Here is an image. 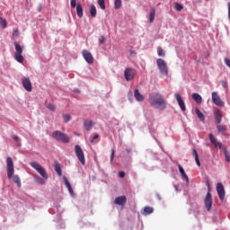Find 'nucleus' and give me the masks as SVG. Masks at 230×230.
<instances>
[{"instance_id": "6", "label": "nucleus", "mask_w": 230, "mask_h": 230, "mask_svg": "<svg viewBox=\"0 0 230 230\" xmlns=\"http://www.w3.org/2000/svg\"><path fill=\"white\" fill-rule=\"evenodd\" d=\"M156 65L159 69L160 75L164 76H168V65H166V61L163 58L156 59Z\"/></svg>"}, {"instance_id": "51", "label": "nucleus", "mask_w": 230, "mask_h": 230, "mask_svg": "<svg viewBox=\"0 0 230 230\" xmlns=\"http://www.w3.org/2000/svg\"><path fill=\"white\" fill-rule=\"evenodd\" d=\"M228 19H230V3H228Z\"/></svg>"}, {"instance_id": "52", "label": "nucleus", "mask_w": 230, "mask_h": 230, "mask_svg": "<svg viewBox=\"0 0 230 230\" xmlns=\"http://www.w3.org/2000/svg\"><path fill=\"white\" fill-rule=\"evenodd\" d=\"M36 182H38V184H44V181L43 180L36 181Z\"/></svg>"}, {"instance_id": "30", "label": "nucleus", "mask_w": 230, "mask_h": 230, "mask_svg": "<svg viewBox=\"0 0 230 230\" xmlns=\"http://www.w3.org/2000/svg\"><path fill=\"white\" fill-rule=\"evenodd\" d=\"M223 153L226 163H230V155L229 151H227V147H223Z\"/></svg>"}, {"instance_id": "2", "label": "nucleus", "mask_w": 230, "mask_h": 230, "mask_svg": "<svg viewBox=\"0 0 230 230\" xmlns=\"http://www.w3.org/2000/svg\"><path fill=\"white\" fill-rule=\"evenodd\" d=\"M6 166H7V179L13 178V182L17 184L18 188H21V178L18 175H13L15 173V169L13 167V160L12 157L8 156L6 158Z\"/></svg>"}, {"instance_id": "42", "label": "nucleus", "mask_w": 230, "mask_h": 230, "mask_svg": "<svg viewBox=\"0 0 230 230\" xmlns=\"http://www.w3.org/2000/svg\"><path fill=\"white\" fill-rule=\"evenodd\" d=\"M77 5L78 4H76V0H70V6L72 8H76Z\"/></svg>"}, {"instance_id": "58", "label": "nucleus", "mask_w": 230, "mask_h": 230, "mask_svg": "<svg viewBox=\"0 0 230 230\" xmlns=\"http://www.w3.org/2000/svg\"><path fill=\"white\" fill-rule=\"evenodd\" d=\"M175 190H177V187H175Z\"/></svg>"}, {"instance_id": "16", "label": "nucleus", "mask_w": 230, "mask_h": 230, "mask_svg": "<svg viewBox=\"0 0 230 230\" xmlns=\"http://www.w3.org/2000/svg\"><path fill=\"white\" fill-rule=\"evenodd\" d=\"M179 172L181 175V179L187 182V184L190 182V178L188 177V174H186V172L184 171V168L182 165L178 164Z\"/></svg>"}, {"instance_id": "28", "label": "nucleus", "mask_w": 230, "mask_h": 230, "mask_svg": "<svg viewBox=\"0 0 230 230\" xmlns=\"http://www.w3.org/2000/svg\"><path fill=\"white\" fill-rule=\"evenodd\" d=\"M192 155L194 156L197 166H200V160L199 159V153H197V149H192Z\"/></svg>"}, {"instance_id": "44", "label": "nucleus", "mask_w": 230, "mask_h": 230, "mask_svg": "<svg viewBox=\"0 0 230 230\" xmlns=\"http://www.w3.org/2000/svg\"><path fill=\"white\" fill-rule=\"evenodd\" d=\"M222 87L227 89V81H221Z\"/></svg>"}, {"instance_id": "9", "label": "nucleus", "mask_w": 230, "mask_h": 230, "mask_svg": "<svg viewBox=\"0 0 230 230\" xmlns=\"http://www.w3.org/2000/svg\"><path fill=\"white\" fill-rule=\"evenodd\" d=\"M204 205L208 211H211V208L213 207V197L209 191L207 192V195L204 199Z\"/></svg>"}, {"instance_id": "26", "label": "nucleus", "mask_w": 230, "mask_h": 230, "mask_svg": "<svg viewBox=\"0 0 230 230\" xmlns=\"http://www.w3.org/2000/svg\"><path fill=\"white\" fill-rule=\"evenodd\" d=\"M89 12H90L91 17H93V18L96 17V15H97V11H96V6H95L94 4H92L90 5V10H89Z\"/></svg>"}, {"instance_id": "38", "label": "nucleus", "mask_w": 230, "mask_h": 230, "mask_svg": "<svg viewBox=\"0 0 230 230\" xmlns=\"http://www.w3.org/2000/svg\"><path fill=\"white\" fill-rule=\"evenodd\" d=\"M56 209H57V213H58V217H60L62 213H64V209H62V208H60V205H57Z\"/></svg>"}, {"instance_id": "41", "label": "nucleus", "mask_w": 230, "mask_h": 230, "mask_svg": "<svg viewBox=\"0 0 230 230\" xmlns=\"http://www.w3.org/2000/svg\"><path fill=\"white\" fill-rule=\"evenodd\" d=\"M47 108L49 109V111H51V112H55V105L49 103L47 105Z\"/></svg>"}, {"instance_id": "13", "label": "nucleus", "mask_w": 230, "mask_h": 230, "mask_svg": "<svg viewBox=\"0 0 230 230\" xmlns=\"http://www.w3.org/2000/svg\"><path fill=\"white\" fill-rule=\"evenodd\" d=\"M217 191L220 200H224V199H226V190L224 189V184L218 182L217 184Z\"/></svg>"}, {"instance_id": "14", "label": "nucleus", "mask_w": 230, "mask_h": 230, "mask_svg": "<svg viewBox=\"0 0 230 230\" xmlns=\"http://www.w3.org/2000/svg\"><path fill=\"white\" fill-rule=\"evenodd\" d=\"M174 98H175L180 109H181L182 112H185L186 104L184 103V101L182 100V97H181V94L175 93Z\"/></svg>"}, {"instance_id": "27", "label": "nucleus", "mask_w": 230, "mask_h": 230, "mask_svg": "<svg viewBox=\"0 0 230 230\" xmlns=\"http://www.w3.org/2000/svg\"><path fill=\"white\" fill-rule=\"evenodd\" d=\"M192 155L194 156L197 166H200V160L199 159V153H197V149H192Z\"/></svg>"}, {"instance_id": "5", "label": "nucleus", "mask_w": 230, "mask_h": 230, "mask_svg": "<svg viewBox=\"0 0 230 230\" xmlns=\"http://www.w3.org/2000/svg\"><path fill=\"white\" fill-rule=\"evenodd\" d=\"M52 137L56 139V141H60L61 143H69V137L60 130L54 131L52 133Z\"/></svg>"}, {"instance_id": "32", "label": "nucleus", "mask_w": 230, "mask_h": 230, "mask_svg": "<svg viewBox=\"0 0 230 230\" xmlns=\"http://www.w3.org/2000/svg\"><path fill=\"white\" fill-rule=\"evenodd\" d=\"M6 19L0 17V28H3L4 30L7 26Z\"/></svg>"}, {"instance_id": "56", "label": "nucleus", "mask_w": 230, "mask_h": 230, "mask_svg": "<svg viewBox=\"0 0 230 230\" xmlns=\"http://www.w3.org/2000/svg\"><path fill=\"white\" fill-rule=\"evenodd\" d=\"M153 137H154V139H155V141H157V138H155V137L153 136Z\"/></svg>"}, {"instance_id": "1", "label": "nucleus", "mask_w": 230, "mask_h": 230, "mask_svg": "<svg viewBox=\"0 0 230 230\" xmlns=\"http://www.w3.org/2000/svg\"><path fill=\"white\" fill-rule=\"evenodd\" d=\"M149 103L154 109H158L159 111H164L166 109V101L164 97L159 93H151L149 96Z\"/></svg>"}, {"instance_id": "29", "label": "nucleus", "mask_w": 230, "mask_h": 230, "mask_svg": "<svg viewBox=\"0 0 230 230\" xmlns=\"http://www.w3.org/2000/svg\"><path fill=\"white\" fill-rule=\"evenodd\" d=\"M152 213H154V208L152 207H145L144 210L142 212V215H152Z\"/></svg>"}, {"instance_id": "55", "label": "nucleus", "mask_w": 230, "mask_h": 230, "mask_svg": "<svg viewBox=\"0 0 230 230\" xmlns=\"http://www.w3.org/2000/svg\"><path fill=\"white\" fill-rule=\"evenodd\" d=\"M49 212L51 215H53V212H52V209H51V208L49 209Z\"/></svg>"}, {"instance_id": "22", "label": "nucleus", "mask_w": 230, "mask_h": 230, "mask_svg": "<svg viewBox=\"0 0 230 230\" xmlns=\"http://www.w3.org/2000/svg\"><path fill=\"white\" fill-rule=\"evenodd\" d=\"M75 8H76L77 17H79V19H82V17H84V9L82 8V4H77Z\"/></svg>"}, {"instance_id": "35", "label": "nucleus", "mask_w": 230, "mask_h": 230, "mask_svg": "<svg viewBox=\"0 0 230 230\" xmlns=\"http://www.w3.org/2000/svg\"><path fill=\"white\" fill-rule=\"evenodd\" d=\"M217 132H226V130H227V126L218 125L217 126Z\"/></svg>"}, {"instance_id": "25", "label": "nucleus", "mask_w": 230, "mask_h": 230, "mask_svg": "<svg viewBox=\"0 0 230 230\" xmlns=\"http://www.w3.org/2000/svg\"><path fill=\"white\" fill-rule=\"evenodd\" d=\"M192 100H194L196 103H202V96L197 93H192Z\"/></svg>"}, {"instance_id": "43", "label": "nucleus", "mask_w": 230, "mask_h": 230, "mask_svg": "<svg viewBox=\"0 0 230 230\" xmlns=\"http://www.w3.org/2000/svg\"><path fill=\"white\" fill-rule=\"evenodd\" d=\"M96 139H100V135L95 134V135L93 137V138H92V140H91V143H94V141H96Z\"/></svg>"}, {"instance_id": "12", "label": "nucleus", "mask_w": 230, "mask_h": 230, "mask_svg": "<svg viewBox=\"0 0 230 230\" xmlns=\"http://www.w3.org/2000/svg\"><path fill=\"white\" fill-rule=\"evenodd\" d=\"M83 58H84L85 62L87 64H93L94 63V58H93V54L87 49H84L82 51Z\"/></svg>"}, {"instance_id": "45", "label": "nucleus", "mask_w": 230, "mask_h": 230, "mask_svg": "<svg viewBox=\"0 0 230 230\" xmlns=\"http://www.w3.org/2000/svg\"><path fill=\"white\" fill-rule=\"evenodd\" d=\"M114 154H115L114 149H111V163H112V162L114 161Z\"/></svg>"}, {"instance_id": "4", "label": "nucleus", "mask_w": 230, "mask_h": 230, "mask_svg": "<svg viewBox=\"0 0 230 230\" xmlns=\"http://www.w3.org/2000/svg\"><path fill=\"white\" fill-rule=\"evenodd\" d=\"M13 44L15 48L13 58L19 64H22V62H24V57L22 56V47L19 45L17 41H14Z\"/></svg>"}, {"instance_id": "57", "label": "nucleus", "mask_w": 230, "mask_h": 230, "mask_svg": "<svg viewBox=\"0 0 230 230\" xmlns=\"http://www.w3.org/2000/svg\"><path fill=\"white\" fill-rule=\"evenodd\" d=\"M54 222H58V220H57V219H54Z\"/></svg>"}, {"instance_id": "53", "label": "nucleus", "mask_w": 230, "mask_h": 230, "mask_svg": "<svg viewBox=\"0 0 230 230\" xmlns=\"http://www.w3.org/2000/svg\"><path fill=\"white\" fill-rule=\"evenodd\" d=\"M74 93H80V89L75 88Z\"/></svg>"}, {"instance_id": "8", "label": "nucleus", "mask_w": 230, "mask_h": 230, "mask_svg": "<svg viewBox=\"0 0 230 230\" xmlns=\"http://www.w3.org/2000/svg\"><path fill=\"white\" fill-rule=\"evenodd\" d=\"M124 76L127 82L134 80L136 76V69L130 67L126 68L124 71Z\"/></svg>"}, {"instance_id": "34", "label": "nucleus", "mask_w": 230, "mask_h": 230, "mask_svg": "<svg viewBox=\"0 0 230 230\" xmlns=\"http://www.w3.org/2000/svg\"><path fill=\"white\" fill-rule=\"evenodd\" d=\"M97 4H99L101 10H105V0H97Z\"/></svg>"}, {"instance_id": "46", "label": "nucleus", "mask_w": 230, "mask_h": 230, "mask_svg": "<svg viewBox=\"0 0 230 230\" xmlns=\"http://www.w3.org/2000/svg\"><path fill=\"white\" fill-rule=\"evenodd\" d=\"M58 229H66V223H60L58 226Z\"/></svg>"}, {"instance_id": "33", "label": "nucleus", "mask_w": 230, "mask_h": 230, "mask_svg": "<svg viewBox=\"0 0 230 230\" xmlns=\"http://www.w3.org/2000/svg\"><path fill=\"white\" fill-rule=\"evenodd\" d=\"M174 8H175L176 12H181L184 9V5H182L180 3H174Z\"/></svg>"}, {"instance_id": "36", "label": "nucleus", "mask_w": 230, "mask_h": 230, "mask_svg": "<svg viewBox=\"0 0 230 230\" xmlns=\"http://www.w3.org/2000/svg\"><path fill=\"white\" fill-rule=\"evenodd\" d=\"M157 55H158V57H165L166 53L164 52V50L161 47H159L157 49Z\"/></svg>"}, {"instance_id": "31", "label": "nucleus", "mask_w": 230, "mask_h": 230, "mask_svg": "<svg viewBox=\"0 0 230 230\" xmlns=\"http://www.w3.org/2000/svg\"><path fill=\"white\" fill-rule=\"evenodd\" d=\"M155 20V9L153 8L149 13V22H154Z\"/></svg>"}, {"instance_id": "18", "label": "nucleus", "mask_w": 230, "mask_h": 230, "mask_svg": "<svg viewBox=\"0 0 230 230\" xmlns=\"http://www.w3.org/2000/svg\"><path fill=\"white\" fill-rule=\"evenodd\" d=\"M214 118H215V123L217 125H220V123H222V111H220V110H217L214 112Z\"/></svg>"}, {"instance_id": "49", "label": "nucleus", "mask_w": 230, "mask_h": 230, "mask_svg": "<svg viewBox=\"0 0 230 230\" xmlns=\"http://www.w3.org/2000/svg\"><path fill=\"white\" fill-rule=\"evenodd\" d=\"M13 37H19V31L18 30H14L13 31Z\"/></svg>"}, {"instance_id": "15", "label": "nucleus", "mask_w": 230, "mask_h": 230, "mask_svg": "<svg viewBox=\"0 0 230 230\" xmlns=\"http://www.w3.org/2000/svg\"><path fill=\"white\" fill-rule=\"evenodd\" d=\"M209 137V141L212 145H214V146L216 148H222V142H218L217 141V138L215 137V136H213V134H209L208 135Z\"/></svg>"}, {"instance_id": "17", "label": "nucleus", "mask_w": 230, "mask_h": 230, "mask_svg": "<svg viewBox=\"0 0 230 230\" xmlns=\"http://www.w3.org/2000/svg\"><path fill=\"white\" fill-rule=\"evenodd\" d=\"M63 181H64L65 186H66L71 197H75V191L73 190V187H71V183L69 182V180H67V177L63 176Z\"/></svg>"}, {"instance_id": "21", "label": "nucleus", "mask_w": 230, "mask_h": 230, "mask_svg": "<svg viewBox=\"0 0 230 230\" xmlns=\"http://www.w3.org/2000/svg\"><path fill=\"white\" fill-rule=\"evenodd\" d=\"M95 123L93 122V120H85L84 122V127L85 128V130H93V128L94 127Z\"/></svg>"}, {"instance_id": "11", "label": "nucleus", "mask_w": 230, "mask_h": 230, "mask_svg": "<svg viewBox=\"0 0 230 230\" xmlns=\"http://www.w3.org/2000/svg\"><path fill=\"white\" fill-rule=\"evenodd\" d=\"M22 85L23 89L27 91V93H31L33 91V86L31 85V81L28 77H23L22 79Z\"/></svg>"}, {"instance_id": "37", "label": "nucleus", "mask_w": 230, "mask_h": 230, "mask_svg": "<svg viewBox=\"0 0 230 230\" xmlns=\"http://www.w3.org/2000/svg\"><path fill=\"white\" fill-rule=\"evenodd\" d=\"M64 123H69L71 121V115L64 114L63 115Z\"/></svg>"}, {"instance_id": "48", "label": "nucleus", "mask_w": 230, "mask_h": 230, "mask_svg": "<svg viewBox=\"0 0 230 230\" xmlns=\"http://www.w3.org/2000/svg\"><path fill=\"white\" fill-rule=\"evenodd\" d=\"M103 42H105V36H102V37L99 39V43H100V44H103Z\"/></svg>"}, {"instance_id": "3", "label": "nucleus", "mask_w": 230, "mask_h": 230, "mask_svg": "<svg viewBox=\"0 0 230 230\" xmlns=\"http://www.w3.org/2000/svg\"><path fill=\"white\" fill-rule=\"evenodd\" d=\"M30 166L31 168H33L34 170H36V172H38V173H40V175L43 179H45V181H48L49 176L48 175V172H46V169H44V167H42V165H40L37 162H31Z\"/></svg>"}, {"instance_id": "24", "label": "nucleus", "mask_w": 230, "mask_h": 230, "mask_svg": "<svg viewBox=\"0 0 230 230\" xmlns=\"http://www.w3.org/2000/svg\"><path fill=\"white\" fill-rule=\"evenodd\" d=\"M195 113L200 121H206V116H204V113H202L199 108L195 109Z\"/></svg>"}, {"instance_id": "40", "label": "nucleus", "mask_w": 230, "mask_h": 230, "mask_svg": "<svg viewBox=\"0 0 230 230\" xmlns=\"http://www.w3.org/2000/svg\"><path fill=\"white\" fill-rule=\"evenodd\" d=\"M13 139L16 142V143H18V145H19V146H21V139L19 138V136H16V135H13Z\"/></svg>"}, {"instance_id": "7", "label": "nucleus", "mask_w": 230, "mask_h": 230, "mask_svg": "<svg viewBox=\"0 0 230 230\" xmlns=\"http://www.w3.org/2000/svg\"><path fill=\"white\" fill-rule=\"evenodd\" d=\"M75 153L81 164H85V155L84 154V150H82V146H80V145L75 146Z\"/></svg>"}, {"instance_id": "47", "label": "nucleus", "mask_w": 230, "mask_h": 230, "mask_svg": "<svg viewBox=\"0 0 230 230\" xmlns=\"http://www.w3.org/2000/svg\"><path fill=\"white\" fill-rule=\"evenodd\" d=\"M119 179H123V177H125V172L123 171L119 172Z\"/></svg>"}, {"instance_id": "20", "label": "nucleus", "mask_w": 230, "mask_h": 230, "mask_svg": "<svg viewBox=\"0 0 230 230\" xmlns=\"http://www.w3.org/2000/svg\"><path fill=\"white\" fill-rule=\"evenodd\" d=\"M134 97L137 102H143L145 100V96L139 93L138 89H135L134 91Z\"/></svg>"}, {"instance_id": "39", "label": "nucleus", "mask_w": 230, "mask_h": 230, "mask_svg": "<svg viewBox=\"0 0 230 230\" xmlns=\"http://www.w3.org/2000/svg\"><path fill=\"white\" fill-rule=\"evenodd\" d=\"M114 6L116 10H119V8H121V0H115Z\"/></svg>"}, {"instance_id": "23", "label": "nucleus", "mask_w": 230, "mask_h": 230, "mask_svg": "<svg viewBox=\"0 0 230 230\" xmlns=\"http://www.w3.org/2000/svg\"><path fill=\"white\" fill-rule=\"evenodd\" d=\"M54 170L56 173H58V177H62V167L60 166V163L57 162L54 164Z\"/></svg>"}, {"instance_id": "50", "label": "nucleus", "mask_w": 230, "mask_h": 230, "mask_svg": "<svg viewBox=\"0 0 230 230\" xmlns=\"http://www.w3.org/2000/svg\"><path fill=\"white\" fill-rule=\"evenodd\" d=\"M126 152H127L128 154H130V153L132 152V148H130V147L127 148V149H126Z\"/></svg>"}, {"instance_id": "54", "label": "nucleus", "mask_w": 230, "mask_h": 230, "mask_svg": "<svg viewBox=\"0 0 230 230\" xmlns=\"http://www.w3.org/2000/svg\"><path fill=\"white\" fill-rule=\"evenodd\" d=\"M156 199H158V200H161V195L156 194Z\"/></svg>"}, {"instance_id": "10", "label": "nucleus", "mask_w": 230, "mask_h": 230, "mask_svg": "<svg viewBox=\"0 0 230 230\" xmlns=\"http://www.w3.org/2000/svg\"><path fill=\"white\" fill-rule=\"evenodd\" d=\"M212 102L217 107H224V105H226V102L222 101V99L220 98L217 92L212 93Z\"/></svg>"}, {"instance_id": "19", "label": "nucleus", "mask_w": 230, "mask_h": 230, "mask_svg": "<svg viewBox=\"0 0 230 230\" xmlns=\"http://www.w3.org/2000/svg\"><path fill=\"white\" fill-rule=\"evenodd\" d=\"M114 202L115 204H117V206H125V204H127V197L126 196L117 197Z\"/></svg>"}]
</instances>
